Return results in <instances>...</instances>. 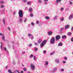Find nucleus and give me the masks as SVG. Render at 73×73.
I'll return each mask as SVG.
<instances>
[{
  "instance_id": "obj_12",
  "label": "nucleus",
  "mask_w": 73,
  "mask_h": 73,
  "mask_svg": "<svg viewBox=\"0 0 73 73\" xmlns=\"http://www.w3.org/2000/svg\"><path fill=\"white\" fill-rule=\"evenodd\" d=\"M44 45H45L44 43H43L42 42L40 44V48H41L44 46Z\"/></svg>"
},
{
  "instance_id": "obj_24",
  "label": "nucleus",
  "mask_w": 73,
  "mask_h": 73,
  "mask_svg": "<svg viewBox=\"0 0 73 73\" xmlns=\"http://www.w3.org/2000/svg\"><path fill=\"white\" fill-rule=\"evenodd\" d=\"M38 3L39 4H41V3H42V0H38Z\"/></svg>"
},
{
  "instance_id": "obj_5",
  "label": "nucleus",
  "mask_w": 73,
  "mask_h": 73,
  "mask_svg": "<svg viewBox=\"0 0 73 73\" xmlns=\"http://www.w3.org/2000/svg\"><path fill=\"white\" fill-rule=\"evenodd\" d=\"M60 59H56L55 60V62L57 64H58L60 62Z\"/></svg>"
},
{
  "instance_id": "obj_42",
  "label": "nucleus",
  "mask_w": 73,
  "mask_h": 73,
  "mask_svg": "<svg viewBox=\"0 0 73 73\" xmlns=\"http://www.w3.org/2000/svg\"><path fill=\"white\" fill-rule=\"evenodd\" d=\"M64 59L65 60H68V58H67L66 57H64Z\"/></svg>"
},
{
  "instance_id": "obj_4",
  "label": "nucleus",
  "mask_w": 73,
  "mask_h": 73,
  "mask_svg": "<svg viewBox=\"0 0 73 73\" xmlns=\"http://www.w3.org/2000/svg\"><path fill=\"white\" fill-rule=\"evenodd\" d=\"M60 35H57L55 37V40L56 41H58V40L60 39Z\"/></svg>"
},
{
  "instance_id": "obj_58",
  "label": "nucleus",
  "mask_w": 73,
  "mask_h": 73,
  "mask_svg": "<svg viewBox=\"0 0 73 73\" xmlns=\"http://www.w3.org/2000/svg\"><path fill=\"white\" fill-rule=\"evenodd\" d=\"M71 41H73V38H72L71 39Z\"/></svg>"
},
{
  "instance_id": "obj_28",
  "label": "nucleus",
  "mask_w": 73,
  "mask_h": 73,
  "mask_svg": "<svg viewBox=\"0 0 73 73\" xmlns=\"http://www.w3.org/2000/svg\"><path fill=\"white\" fill-rule=\"evenodd\" d=\"M60 20L61 21H63L64 20V18L63 17L61 18L60 19Z\"/></svg>"
},
{
  "instance_id": "obj_39",
  "label": "nucleus",
  "mask_w": 73,
  "mask_h": 73,
  "mask_svg": "<svg viewBox=\"0 0 73 73\" xmlns=\"http://www.w3.org/2000/svg\"><path fill=\"white\" fill-rule=\"evenodd\" d=\"M27 1V0H22V2L24 3H26Z\"/></svg>"
},
{
  "instance_id": "obj_43",
  "label": "nucleus",
  "mask_w": 73,
  "mask_h": 73,
  "mask_svg": "<svg viewBox=\"0 0 73 73\" xmlns=\"http://www.w3.org/2000/svg\"><path fill=\"white\" fill-rule=\"evenodd\" d=\"M32 46V44H30L29 45V47H31Z\"/></svg>"
},
{
  "instance_id": "obj_59",
  "label": "nucleus",
  "mask_w": 73,
  "mask_h": 73,
  "mask_svg": "<svg viewBox=\"0 0 73 73\" xmlns=\"http://www.w3.org/2000/svg\"><path fill=\"white\" fill-rule=\"evenodd\" d=\"M13 14H14V15H16V12L15 11L14 12Z\"/></svg>"
},
{
  "instance_id": "obj_17",
  "label": "nucleus",
  "mask_w": 73,
  "mask_h": 73,
  "mask_svg": "<svg viewBox=\"0 0 73 73\" xmlns=\"http://www.w3.org/2000/svg\"><path fill=\"white\" fill-rule=\"evenodd\" d=\"M46 42H47L46 40H44L43 41L42 43H43L45 45V44H46Z\"/></svg>"
},
{
  "instance_id": "obj_57",
  "label": "nucleus",
  "mask_w": 73,
  "mask_h": 73,
  "mask_svg": "<svg viewBox=\"0 0 73 73\" xmlns=\"http://www.w3.org/2000/svg\"><path fill=\"white\" fill-rule=\"evenodd\" d=\"M71 31H73V27H72L71 28Z\"/></svg>"
},
{
  "instance_id": "obj_46",
  "label": "nucleus",
  "mask_w": 73,
  "mask_h": 73,
  "mask_svg": "<svg viewBox=\"0 0 73 73\" xmlns=\"http://www.w3.org/2000/svg\"><path fill=\"white\" fill-rule=\"evenodd\" d=\"M46 50H44L43 51V53L44 54H45L46 53Z\"/></svg>"
},
{
  "instance_id": "obj_7",
  "label": "nucleus",
  "mask_w": 73,
  "mask_h": 73,
  "mask_svg": "<svg viewBox=\"0 0 73 73\" xmlns=\"http://www.w3.org/2000/svg\"><path fill=\"white\" fill-rule=\"evenodd\" d=\"M61 0H56V3L57 5H58L60 2L61 1Z\"/></svg>"
},
{
  "instance_id": "obj_25",
  "label": "nucleus",
  "mask_w": 73,
  "mask_h": 73,
  "mask_svg": "<svg viewBox=\"0 0 73 73\" xmlns=\"http://www.w3.org/2000/svg\"><path fill=\"white\" fill-rule=\"evenodd\" d=\"M2 40H3V41H5V36H2Z\"/></svg>"
},
{
  "instance_id": "obj_11",
  "label": "nucleus",
  "mask_w": 73,
  "mask_h": 73,
  "mask_svg": "<svg viewBox=\"0 0 73 73\" xmlns=\"http://www.w3.org/2000/svg\"><path fill=\"white\" fill-rule=\"evenodd\" d=\"M38 44H40L42 42V39H39L38 41Z\"/></svg>"
},
{
  "instance_id": "obj_26",
  "label": "nucleus",
  "mask_w": 73,
  "mask_h": 73,
  "mask_svg": "<svg viewBox=\"0 0 73 73\" xmlns=\"http://www.w3.org/2000/svg\"><path fill=\"white\" fill-rule=\"evenodd\" d=\"M28 36L29 37H31V36H32V34H31L30 33H29L28 34Z\"/></svg>"
},
{
  "instance_id": "obj_16",
  "label": "nucleus",
  "mask_w": 73,
  "mask_h": 73,
  "mask_svg": "<svg viewBox=\"0 0 73 73\" xmlns=\"http://www.w3.org/2000/svg\"><path fill=\"white\" fill-rule=\"evenodd\" d=\"M62 45V43L61 42L59 43L58 44V46H61Z\"/></svg>"
},
{
  "instance_id": "obj_6",
  "label": "nucleus",
  "mask_w": 73,
  "mask_h": 73,
  "mask_svg": "<svg viewBox=\"0 0 73 73\" xmlns=\"http://www.w3.org/2000/svg\"><path fill=\"white\" fill-rule=\"evenodd\" d=\"M47 34L49 36H51L53 35V32L51 31H49L48 32Z\"/></svg>"
},
{
  "instance_id": "obj_64",
  "label": "nucleus",
  "mask_w": 73,
  "mask_h": 73,
  "mask_svg": "<svg viewBox=\"0 0 73 73\" xmlns=\"http://www.w3.org/2000/svg\"><path fill=\"white\" fill-rule=\"evenodd\" d=\"M63 64H65V63H66V62H65V61H63Z\"/></svg>"
},
{
  "instance_id": "obj_32",
  "label": "nucleus",
  "mask_w": 73,
  "mask_h": 73,
  "mask_svg": "<svg viewBox=\"0 0 73 73\" xmlns=\"http://www.w3.org/2000/svg\"><path fill=\"white\" fill-rule=\"evenodd\" d=\"M3 23L4 25H5V20L4 19H3Z\"/></svg>"
},
{
  "instance_id": "obj_3",
  "label": "nucleus",
  "mask_w": 73,
  "mask_h": 73,
  "mask_svg": "<svg viewBox=\"0 0 73 73\" xmlns=\"http://www.w3.org/2000/svg\"><path fill=\"white\" fill-rule=\"evenodd\" d=\"M31 68L32 70L34 71L35 69V66L34 64H31L30 65Z\"/></svg>"
},
{
  "instance_id": "obj_54",
  "label": "nucleus",
  "mask_w": 73,
  "mask_h": 73,
  "mask_svg": "<svg viewBox=\"0 0 73 73\" xmlns=\"http://www.w3.org/2000/svg\"><path fill=\"white\" fill-rule=\"evenodd\" d=\"M61 11H64V8H61Z\"/></svg>"
},
{
  "instance_id": "obj_34",
  "label": "nucleus",
  "mask_w": 73,
  "mask_h": 73,
  "mask_svg": "<svg viewBox=\"0 0 73 73\" xmlns=\"http://www.w3.org/2000/svg\"><path fill=\"white\" fill-rule=\"evenodd\" d=\"M54 52H51L50 53V55H53V54H54Z\"/></svg>"
},
{
  "instance_id": "obj_33",
  "label": "nucleus",
  "mask_w": 73,
  "mask_h": 73,
  "mask_svg": "<svg viewBox=\"0 0 73 73\" xmlns=\"http://www.w3.org/2000/svg\"><path fill=\"white\" fill-rule=\"evenodd\" d=\"M13 64H14V65H15V64H16V62H15V61L13 60Z\"/></svg>"
},
{
  "instance_id": "obj_60",
  "label": "nucleus",
  "mask_w": 73,
  "mask_h": 73,
  "mask_svg": "<svg viewBox=\"0 0 73 73\" xmlns=\"http://www.w3.org/2000/svg\"><path fill=\"white\" fill-rule=\"evenodd\" d=\"M24 73V72L23 71H21V72H20V73Z\"/></svg>"
},
{
  "instance_id": "obj_9",
  "label": "nucleus",
  "mask_w": 73,
  "mask_h": 73,
  "mask_svg": "<svg viewBox=\"0 0 73 73\" xmlns=\"http://www.w3.org/2000/svg\"><path fill=\"white\" fill-rule=\"evenodd\" d=\"M49 64V63L48 62V61H45L44 65L45 66H48V65Z\"/></svg>"
},
{
  "instance_id": "obj_13",
  "label": "nucleus",
  "mask_w": 73,
  "mask_h": 73,
  "mask_svg": "<svg viewBox=\"0 0 73 73\" xmlns=\"http://www.w3.org/2000/svg\"><path fill=\"white\" fill-rule=\"evenodd\" d=\"M44 18L46 20H49V19H50V17L48 16H45Z\"/></svg>"
},
{
  "instance_id": "obj_50",
  "label": "nucleus",
  "mask_w": 73,
  "mask_h": 73,
  "mask_svg": "<svg viewBox=\"0 0 73 73\" xmlns=\"http://www.w3.org/2000/svg\"><path fill=\"white\" fill-rule=\"evenodd\" d=\"M0 47L1 50H2V49H3V46H2V44L1 45Z\"/></svg>"
},
{
  "instance_id": "obj_22",
  "label": "nucleus",
  "mask_w": 73,
  "mask_h": 73,
  "mask_svg": "<svg viewBox=\"0 0 73 73\" xmlns=\"http://www.w3.org/2000/svg\"><path fill=\"white\" fill-rule=\"evenodd\" d=\"M31 2L30 1H28L27 3V4L29 5H31Z\"/></svg>"
},
{
  "instance_id": "obj_30",
  "label": "nucleus",
  "mask_w": 73,
  "mask_h": 73,
  "mask_svg": "<svg viewBox=\"0 0 73 73\" xmlns=\"http://www.w3.org/2000/svg\"><path fill=\"white\" fill-rule=\"evenodd\" d=\"M31 39L32 40H33L34 39V37H33V36H31Z\"/></svg>"
},
{
  "instance_id": "obj_55",
  "label": "nucleus",
  "mask_w": 73,
  "mask_h": 73,
  "mask_svg": "<svg viewBox=\"0 0 73 73\" xmlns=\"http://www.w3.org/2000/svg\"><path fill=\"white\" fill-rule=\"evenodd\" d=\"M13 33L14 34H15V33H16V32H15V31H13Z\"/></svg>"
},
{
  "instance_id": "obj_31",
  "label": "nucleus",
  "mask_w": 73,
  "mask_h": 73,
  "mask_svg": "<svg viewBox=\"0 0 73 73\" xmlns=\"http://www.w3.org/2000/svg\"><path fill=\"white\" fill-rule=\"evenodd\" d=\"M64 30V27H62L60 29V31L61 32H62Z\"/></svg>"
},
{
  "instance_id": "obj_44",
  "label": "nucleus",
  "mask_w": 73,
  "mask_h": 73,
  "mask_svg": "<svg viewBox=\"0 0 73 73\" xmlns=\"http://www.w3.org/2000/svg\"><path fill=\"white\" fill-rule=\"evenodd\" d=\"M1 8H3L4 7V6L3 5H1Z\"/></svg>"
},
{
  "instance_id": "obj_29",
  "label": "nucleus",
  "mask_w": 73,
  "mask_h": 73,
  "mask_svg": "<svg viewBox=\"0 0 73 73\" xmlns=\"http://www.w3.org/2000/svg\"><path fill=\"white\" fill-rule=\"evenodd\" d=\"M33 55L31 54L30 56V58H33Z\"/></svg>"
},
{
  "instance_id": "obj_37",
  "label": "nucleus",
  "mask_w": 73,
  "mask_h": 73,
  "mask_svg": "<svg viewBox=\"0 0 73 73\" xmlns=\"http://www.w3.org/2000/svg\"><path fill=\"white\" fill-rule=\"evenodd\" d=\"M38 49L37 48L35 47L34 49V50H35V52H36V51H37V50Z\"/></svg>"
},
{
  "instance_id": "obj_49",
  "label": "nucleus",
  "mask_w": 73,
  "mask_h": 73,
  "mask_svg": "<svg viewBox=\"0 0 73 73\" xmlns=\"http://www.w3.org/2000/svg\"><path fill=\"white\" fill-rule=\"evenodd\" d=\"M60 71H62L63 72H64V69H60Z\"/></svg>"
},
{
  "instance_id": "obj_1",
  "label": "nucleus",
  "mask_w": 73,
  "mask_h": 73,
  "mask_svg": "<svg viewBox=\"0 0 73 73\" xmlns=\"http://www.w3.org/2000/svg\"><path fill=\"white\" fill-rule=\"evenodd\" d=\"M19 17L21 18L23 16V11L21 10H20L18 12Z\"/></svg>"
},
{
  "instance_id": "obj_47",
  "label": "nucleus",
  "mask_w": 73,
  "mask_h": 73,
  "mask_svg": "<svg viewBox=\"0 0 73 73\" xmlns=\"http://www.w3.org/2000/svg\"><path fill=\"white\" fill-rule=\"evenodd\" d=\"M23 70H24V71H25H25L27 70V68H24L23 69Z\"/></svg>"
},
{
  "instance_id": "obj_2",
  "label": "nucleus",
  "mask_w": 73,
  "mask_h": 73,
  "mask_svg": "<svg viewBox=\"0 0 73 73\" xmlns=\"http://www.w3.org/2000/svg\"><path fill=\"white\" fill-rule=\"evenodd\" d=\"M54 42H55V39L54 37H52L50 40V43L51 44H53Z\"/></svg>"
},
{
  "instance_id": "obj_27",
  "label": "nucleus",
  "mask_w": 73,
  "mask_h": 73,
  "mask_svg": "<svg viewBox=\"0 0 73 73\" xmlns=\"http://www.w3.org/2000/svg\"><path fill=\"white\" fill-rule=\"evenodd\" d=\"M8 72L10 73H15L14 72H11V69H9L8 70Z\"/></svg>"
},
{
  "instance_id": "obj_19",
  "label": "nucleus",
  "mask_w": 73,
  "mask_h": 73,
  "mask_svg": "<svg viewBox=\"0 0 73 73\" xmlns=\"http://www.w3.org/2000/svg\"><path fill=\"white\" fill-rule=\"evenodd\" d=\"M23 19L22 18H20L19 20V23H22Z\"/></svg>"
},
{
  "instance_id": "obj_63",
  "label": "nucleus",
  "mask_w": 73,
  "mask_h": 73,
  "mask_svg": "<svg viewBox=\"0 0 73 73\" xmlns=\"http://www.w3.org/2000/svg\"><path fill=\"white\" fill-rule=\"evenodd\" d=\"M17 72L18 73H20V72H19V71H18V70H17Z\"/></svg>"
},
{
  "instance_id": "obj_38",
  "label": "nucleus",
  "mask_w": 73,
  "mask_h": 73,
  "mask_svg": "<svg viewBox=\"0 0 73 73\" xmlns=\"http://www.w3.org/2000/svg\"><path fill=\"white\" fill-rule=\"evenodd\" d=\"M33 58H34V61H36V56H34Z\"/></svg>"
},
{
  "instance_id": "obj_48",
  "label": "nucleus",
  "mask_w": 73,
  "mask_h": 73,
  "mask_svg": "<svg viewBox=\"0 0 73 73\" xmlns=\"http://www.w3.org/2000/svg\"><path fill=\"white\" fill-rule=\"evenodd\" d=\"M55 72V71L53 69L52 70V73H54Z\"/></svg>"
},
{
  "instance_id": "obj_41",
  "label": "nucleus",
  "mask_w": 73,
  "mask_h": 73,
  "mask_svg": "<svg viewBox=\"0 0 73 73\" xmlns=\"http://www.w3.org/2000/svg\"><path fill=\"white\" fill-rule=\"evenodd\" d=\"M30 16L31 17H33V14L32 13L30 14Z\"/></svg>"
},
{
  "instance_id": "obj_18",
  "label": "nucleus",
  "mask_w": 73,
  "mask_h": 73,
  "mask_svg": "<svg viewBox=\"0 0 73 73\" xmlns=\"http://www.w3.org/2000/svg\"><path fill=\"white\" fill-rule=\"evenodd\" d=\"M57 17H58V16L56 15L53 18V19L54 20H57Z\"/></svg>"
},
{
  "instance_id": "obj_51",
  "label": "nucleus",
  "mask_w": 73,
  "mask_h": 73,
  "mask_svg": "<svg viewBox=\"0 0 73 73\" xmlns=\"http://www.w3.org/2000/svg\"><path fill=\"white\" fill-rule=\"evenodd\" d=\"M53 69L55 71H56L57 69V68H54Z\"/></svg>"
},
{
  "instance_id": "obj_62",
  "label": "nucleus",
  "mask_w": 73,
  "mask_h": 73,
  "mask_svg": "<svg viewBox=\"0 0 73 73\" xmlns=\"http://www.w3.org/2000/svg\"><path fill=\"white\" fill-rule=\"evenodd\" d=\"M8 66H7L5 67V68H6V69H7V68H8Z\"/></svg>"
},
{
  "instance_id": "obj_23",
  "label": "nucleus",
  "mask_w": 73,
  "mask_h": 73,
  "mask_svg": "<svg viewBox=\"0 0 73 73\" xmlns=\"http://www.w3.org/2000/svg\"><path fill=\"white\" fill-rule=\"evenodd\" d=\"M0 3L1 4H4L5 2L3 1H0Z\"/></svg>"
},
{
  "instance_id": "obj_21",
  "label": "nucleus",
  "mask_w": 73,
  "mask_h": 73,
  "mask_svg": "<svg viewBox=\"0 0 73 73\" xmlns=\"http://www.w3.org/2000/svg\"><path fill=\"white\" fill-rule=\"evenodd\" d=\"M67 35L69 36H71V35H72V33L69 32H68L67 33Z\"/></svg>"
},
{
  "instance_id": "obj_36",
  "label": "nucleus",
  "mask_w": 73,
  "mask_h": 73,
  "mask_svg": "<svg viewBox=\"0 0 73 73\" xmlns=\"http://www.w3.org/2000/svg\"><path fill=\"white\" fill-rule=\"evenodd\" d=\"M31 24L33 26H34V25H35V23H34L33 22H31Z\"/></svg>"
},
{
  "instance_id": "obj_45",
  "label": "nucleus",
  "mask_w": 73,
  "mask_h": 73,
  "mask_svg": "<svg viewBox=\"0 0 73 73\" xmlns=\"http://www.w3.org/2000/svg\"><path fill=\"white\" fill-rule=\"evenodd\" d=\"M25 54V51H23L22 52V54Z\"/></svg>"
},
{
  "instance_id": "obj_61",
  "label": "nucleus",
  "mask_w": 73,
  "mask_h": 73,
  "mask_svg": "<svg viewBox=\"0 0 73 73\" xmlns=\"http://www.w3.org/2000/svg\"><path fill=\"white\" fill-rule=\"evenodd\" d=\"M69 8H67L66 9V11H68V10H69Z\"/></svg>"
},
{
  "instance_id": "obj_10",
  "label": "nucleus",
  "mask_w": 73,
  "mask_h": 73,
  "mask_svg": "<svg viewBox=\"0 0 73 73\" xmlns=\"http://www.w3.org/2000/svg\"><path fill=\"white\" fill-rule=\"evenodd\" d=\"M44 3L45 5L48 4V0H44Z\"/></svg>"
},
{
  "instance_id": "obj_40",
  "label": "nucleus",
  "mask_w": 73,
  "mask_h": 73,
  "mask_svg": "<svg viewBox=\"0 0 73 73\" xmlns=\"http://www.w3.org/2000/svg\"><path fill=\"white\" fill-rule=\"evenodd\" d=\"M36 23L37 24H39V21H36Z\"/></svg>"
},
{
  "instance_id": "obj_20",
  "label": "nucleus",
  "mask_w": 73,
  "mask_h": 73,
  "mask_svg": "<svg viewBox=\"0 0 73 73\" xmlns=\"http://www.w3.org/2000/svg\"><path fill=\"white\" fill-rule=\"evenodd\" d=\"M42 25V23L41 22H39V23L38 24V26H39V27H41Z\"/></svg>"
},
{
  "instance_id": "obj_56",
  "label": "nucleus",
  "mask_w": 73,
  "mask_h": 73,
  "mask_svg": "<svg viewBox=\"0 0 73 73\" xmlns=\"http://www.w3.org/2000/svg\"><path fill=\"white\" fill-rule=\"evenodd\" d=\"M70 5H72V2L71 1H70Z\"/></svg>"
},
{
  "instance_id": "obj_35",
  "label": "nucleus",
  "mask_w": 73,
  "mask_h": 73,
  "mask_svg": "<svg viewBox=\"0 0 73 73\" xmlns=\"http://www.w3.org/2000/svg\"><path fill=\"white\" fill-rule=\"evenodd\" d=\"M27 18H25L24 21V23H26V22H27Z\"/></svg>"
},
{
  "instance_id": "obj_53",
  "label": "nucleus",
  "mask_w": 73,
  "mask_h": 73,
  "mask_svg": "<svg viewBox=\"0 0 73 73\" xmlns=\"http://www.w3.org/2000/svg\"><path fill=\"white\" fill-rule=\"evenodd\" d=\"M34 44L35 45H38V43H35Z\"/></svg>"
},
{
  "instance_id": "obj_8",
  "label": "nucleus",
  "mask_w": 73,
  "mask_h": 73,
  "mask_svg": "<svg viewBox=\"0 0 73 73\" xmlns=\"http://www.w3.org/2000/svg\"><path fill=\"white\" fill-rule=\"evenodd\" d=\"M69 27H70V26L68 25H66L65 26V29H68L69 28Z\"/></svg>"
},
{
  "instance_id": "obj_52",
  "label": "nucleus",
  "mask_w": 73,
  "mask_h": 73,
  "mask_svg": "<svg viewBox=\"0 0 73 73\" xmlns=\"http://www.w3.org/2000/svg\"><path fill=\"white\" fill-rule=\"evenodd\" d=\"M7 29L9 30V31H11V28L8 27L7 28Z\"/></svg>"
},
{
  "instance_id": "obj_14",
  "label": "nucleus",
  "mask_w": 73,
  "mask_h": 73,
  "mask_svg": "<svg viewBox=\"0 0 73 73\" xmlns=\"http://www.w3.org/2000/svg\"><path fill=\"white\" fill-rule=\"evenodd\" d=\"M29 11L30 12H32L33 11V9H32V8L31 7L29 9Z\"/></svg>"
},
{
  "instance_id": "obj_15",
  "label": "nucleus",
  "mask_w": 73,
  "mask_h": 73,
  "mask_svg": "<svg viewBox=\"0 0 73 73\" xmlns=\"http://www.w3.org/2000/svg\"><path fill=\"white\" fill-rule=\"evenodd\" d=\"M62 38L63 39H66V35H63L62 36Z\"/></svg>"
}]
</instances>
